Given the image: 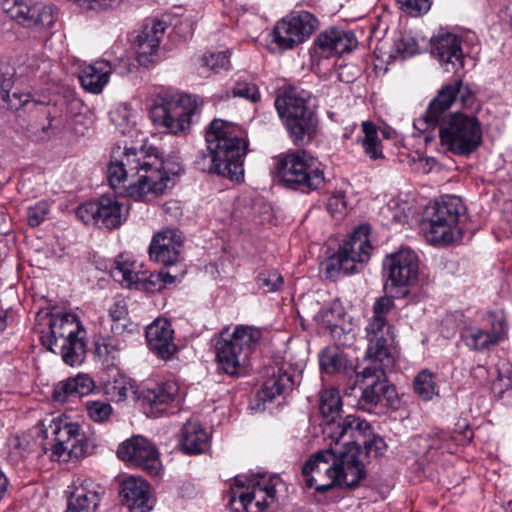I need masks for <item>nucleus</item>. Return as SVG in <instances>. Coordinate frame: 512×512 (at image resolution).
<instances>
[{
  "mask_svg": "<svg viewBox=\"0 0 512 512\" xmlns=\"http://www.w3.org/2000/svg\"><path fill=\"white\" fill-rule=\"evenodd\" d=\"M135 178L130 184V198L150 201L171 189L182 171L173 159H163L152 146L130 147V173Z\"/></svg>",
  "mask_w": 512,
  "mask_h": 512,
  "instance_id": "obj_1",
  "label": "nucleus"
},
{
  "mask_svg": "<svg viewBox=\"0 0 512 512\" xmlns=\"http://www.w3.org/2000/svg\"><path fill=\"white\" fill-rule=\"evenodd\" d=\"M209 159L207 170L232 181L240 182L244 177L243 161L247 143L240 126L215 119L206 132Z\"/></svg>",
  "mask_w": 512,
  "mask_h": 512,
  "instance_id": "obj_2",
  "label": "nucleus"
},
{
  "mask_svg": "<svg viewBox=\"0 0 512 512\" xmlns=\"http://www.w3.org/2000/svg\"><path fill=\"white\" fill-rule=\"evenodd\" d=\"M286 486L277 474L237 476L231 487L229 504L236 512H263L285 493Z\"/></svg>",
  "mask_w": 512,
  "mask_h": 512,
  "instance_id": "obj_3",
  "label": "nucleus"
},
{
  "mask_svg": "<svg viewBox=\"0 0 512 512\" xmlns=\"http://www.w3.org/2000/svg\"><path fill=\"white\" fill-rule=\"evenodd\" d=\"M439 126V137L443 147L459 154L468 155L475 151L482 142V128L478 119L473 115L456 112L447 115L444 113L439 122L425 121L424 115L414 122L418 129Z\"/></svg>",
  "mask_w": 512,
  "mask_h": 512,
  "instance_id": "obj_4",
  "label": "nucleus"
},
{
  "mask_svg": "<svg viewBox=\"0 0 512 512\" xmlns=\"http://www.w3.org/2000/svg\"><path fill=\"white\" fill-rule=\"evenodd\" d=\"M311 97L304 91L291 89L275 99V107L295 145L309 142L317 126Z\"/></svg>",
  "mask_w": 512,
  "mask_h": 512,
  "instance_id": "obj_5",
  "label": "nucleus"
},
{
  "mask_svg": "<svg viewBox=\"0 0 512 512\" xmlns=\"http://www.w3.org/2000/svg\"><path fill=\"white\" fill-rule=\"evenodd\" d=\"M43 434L48 440L43 444V449L50 450V458L55 461L67 462L73 458H83L94 448L81 426L66 416L52 418Z\"/></svg>",
  "mask_w": 512,
  "mask_h": 512,
  "instance_id": "obj_6",
  "label": "nucleus"
},
{
  "mask_svg": "<svg viewBox=\"0 0 512 512\" xmlns=\"http://www.w3.org/2000/svg\"><path fill=\"white\" fill-rule=\"evenodd\" d=\"M48 316L49 350L59 353L67 365H80L86 355V331L78 317L73 313H51Z\"/></svg>",
  "mask_w": 512,
  "mask_h": 512,
  "instance_id": "obj_7",
  "label": "nucleus"
},
{
  "mask_svg": "<svg viewBox=\"0 0 512 512\" xmlns=\"http://www.w3.org/2000/svg\"><path fill=\"white\" fill-rule=\"evenodd\" d=\"M260 338L261 331L252 326L238 325L232 332L222 331L215 345L221 369L228 375H240Z\"/></svg>",
  "mask_w": 512,
  "mask_h": 512,
  "instance_id": "obj_8",
  "label": "nucleus"
},
{
  "mask_svg": "<svg viewBox=\"0 0 512 512\" xmlns=\"http://www.w3.org/2000/svg\"><path fill=\"white\" fill-rule=\"evenodd\" d=\"M277 172L289 187L310 192L325 182L324 166L306 150H296L279 156Z\"/></svg>",
  "mask_w": 512,
  "mask_h": 512,
  "instance_id": "obj_9",
  "label": "nucleus"
},
{
  "mask_svg": "<svg viewBox=\"0 0 512 512\" xmlns=\"http://www.w3.org/2000/svg\"><path fill=\"white\" fill-rule=\"evenodd\" d=\"M394 308L392 298H378L372 306V315L365 327L367 340L366 358L371 362L388 365L392 362L391 348L394 342L392 325L387 316Z\"/></svg>",
  "mask_w": 512,
  "mask_h": 512,
  "instance_id": "obj_10",
  "label": "nucleus"
},
{
  "mask_svg": "<svg viewBox=\"0 0 512 512\" xmlns=\"http://www.w3.org/2000/svg\"><path fill=\"white\" fill-rule=\"evenodd\" d=\"M465 212L461 199L447 195L436 202L433 213L423 223L424 237L432 245L445 246L460 238L458 221Z\"/></svg>",
  "mask_w": 512,
  "mask_h": 512,
  "instance_id": "obj_11",
  "label": "nucleus"
},
{
  "mask_svg": "<svg viewBox=\"0 0 512 512\" xmlns=\"http://www.w3.org/2000/svg\"><path fill=\"white\" fill-rule=\"evenodd\" d=\"M370 230V226L366 224L357 227L339 251L323 263L326 277L334 279L341 273H355L359 266L369 260L372 250Z\"/></svg>",
  "mask_w": 512,
  "mask_h": 512,
  "instance_id": "obj_12",
  "label": "nucleus"
},
{
  "mask_svg": "<svg viewBox=\"0 0 512 512\" xmlns=\"http://www.w3.org/2000/svg\"><path fill=\"white\" fill-rule=\"evenodd\" d=\"M196 110L197 102L191 95L166 91L160 104L154 106L152 118L172 134L184 136L191 130Z\"/></svg>",
  "mask_w": 512,
  "mask_h": 512,
  "instance_id": "obj_13",
  "label": "nucleus"
},
{
  "mask_svg": "<svg viewBox=\"0 0 512 512\" xmlns=\"http://www.w3.org/2000/svg\"><path fill=\"white\" fill-rule=\"evenodd\" d=\"M506 317L502 310L488 311L480 325L469 324L461 330L465 345L477 352L490 351L507 337Z\"/></svg>",
  "mask_w": 512,
  "mask_h": 512,
  "instance_id": "obj_14",
  "label": "nucleus"
},
{
  "mask_svg": "<svg viewBox=\"0 0 512 512\" xmlns=\"http://www.w3.org/2000/svg\"><path fill=\"white\" fill-rule=\"evenodd\" d=\"M318 19L308 11H295L279 20L273 30V42L281 50L293 49L318 29Z\"/></svg>",
  "mask_w": 512,
  "mask_h": 512,
  "instance_id": "obj_15",
  "label": "nucleus"
},
{
  "mask_svg": "<svg viewBox=\"0 0 512 512\" xmlns=\"http://www.w3.org/2000/svg\"><path fill=\"white\" fill-rule=\"evenodd\" d=\"M323 433L328 437L333 446H340V449L347 450L356 448L357 453L366 443L367 438L372 436L371 425L354 415H348L339 422H332L323 428Z\"/></svg>",
  "mask_w": 512,
  "mask_h": 512,
  "instance_id": "obj_16",
  "label": "nucleus"
},
{
  "mask_svg": "<svg viewBox=\"0 0 512 512\" xmlns=\"http://www.w3.org/2000/svg\"><path fill=\"white\" fill-rule=\"evenodd\" d=\"M133 400L150 417H158L169 406L181 401L180 388L177 382L169 380L154 387H138L132 391Z\"/></svg>",
  "mask_w": 512,
  "mask_h": 512,
  "instance_id": "obj_17",
  "label": "nucleus"
},
{
  "mask_svg": "<svg viewBox=\"0 0 512 512\" xmlns=\"http://www.w3.org/2000/svg\"><path fill=\"white\" fill-rule=\"evenodd\" d=\"M336 445H338L336 443ZM334 462L332 480L317 486L318 491H326L334 485L340 487H353L357 485L365 476L363 462L360 460V454L357 449L343 450L340 446H333Z\"/></svg>",
  "mask_w": 512,
  "mask_h": 512,
  "instance_id": "obj_18",
  "label": "nucleus"
},
{
  "mask_svg": "<svg viewBox=\"0 0 512 512\" xmlns=\"http://www.w3.org/2000/svg\"><path fill=\"white\" fill-rule=\"evenodd\" d=\"M122 204L114 197L103 195L97 201L80 205L76 216L86 225L113 230L122 224Z\"/></svg>",
  "mask_w": 512,
  "mask_h": 512,
  "instance_id": "obj_19",
  "label": "nucleus"
},
{
  "mask_svg": "<svg viewBox=\"0 0 512 512\" xmlns=\"http://www.w3.org/2000/svg\"><path fill=\"white\" fill-rule=\"evenodd\" d=\"M387 284L393 287H404L415 283L419 273L418 255L409 248L401 249L383 262Z\"/></svg>",
  "mask_w": 512,
  "mask_h": 512,
  "instance_id": "obj_20",
  "label": "nucleus"
},
{
  "mask_svg": "<svg viewBox=\"0 0 512 512\" xmlns=\"http://www.w3.org/2000/svg\"><path fill=\"white\" fill-rule=\"evenodd\" d=\"M2 10L26 27L50 28L55 22L54 9L41 3L29 5L24 0H2Z\"/></svg>",
  "mask_w": 512,
  "mask_h": 512,
  "instance_id": "obj_21",
  "label": "nucleus"
},
{
  "mask_svg": "<svg viewBox=\"0 0 512 512\" xmlns=\"http://www.w3.org/2000/svg\"><path fill=\"white\" fill-rule=\"evenodd\" d=\"M430 52L446 72H456L464 65L461 38L445 29L431 38Z\"/></svg>",
  "mask_w": 512,
  "mask_h": 512,
  "instance_id": "obj_22",
  "label": "nucleus"
},
{
  "mask_svg": "<svg viewBox=\"0 0 512 512\" xmlns=\"http://www.w3.org/2000/svg\"><path fill=\"white\" fill-rule=\"evenodd\" d=\"M167 28L166 22L159 19L147 20L134 41L135 58L144 67L154 64L158 49Z\"/></svg>",
  "mask_w": 512,
  "mask_h": 512,
  "instance_id": "obj_23",
  "label": "nucleus"
},
{
  "mask_svg": "<svg viewBox=\"0 0 512 512\" xmlns=\"http://www.w3.org/2000/svg\"><path fill=\"white\" fill-rule=\"evenodd\" d=\"M381 363L370 362L356 373L355 383L362 384L363 390L357 405L361 410L371 411L387 389L384 370Z\"/></svg>",
  "mask_w": 512,
  "mask_h": 512,
  "instance_id": "obj_24",
  "label": "nucleus"
},
{
  "mask_svg": "<svg viewBox=\"0 0 512 512\" xmlns=\"http://www.w3.org/2000/svg\"><path fill=\"white\" fill-rule=\"evenodd\" d=\"M457 97H459L463 106H470L473 102L472 91L461 81L445 85L428 106L424 114L425 121L430 123L439 122L442 115L447 113Z\"/></svg>",
  "mask_w": 512,
  "mask_h": 512,
  "instance_id": "obj_25",
  "label": "nucleus"
},
{
  "mask_svg": "<svg viewBox=\"0 0 512 512\" xmlns=\"http://www.w3.org/2000/svg\"><path fill=\"white\" fill-rule=\"evenodd\" d=\"M72 487L66 512H95L104 494V488L92 479L82 477H77Z\"/></svg>",
  "mask_w": 512,
  "mask_h": 512,
  "instance_id": "obj_26",
  "label": "nucleus"
},
{
  "mask_svg": "<svg viewBox=\"0 0 512 512\" xmlns=\"http://www.w3.org/2000/svg\"><path fill=\"white\" fill-rule=\"evenodd\" d=\"M183 237L177 229H164L157 233L150 244V256L165 266L174 265L179 260Z\"/></svg>",
  "mask_w": 512,
  "mask_h": 512,
  "instance_id": "obj_27",
  "label": "nucleus"
},
{
  "mask_svg": "<svg viewBox=\"0 0 512 512\" xmlns=\"http://www.w3.org/2000/svg\"><path fill=\"white\" fill-rule=\"evenodd\" d=\"M146 339L150 350L162 360H170L177 352L174 330L167 319L157 318L148 325Z\"/></svg>",
  "mask_w": 512,
  "mask_h": 512,
  "instance_id": "obj_28",
  "label": "nucleus"
},
{
  "mask_svg": "<svg viewBox=\"0 0 512 512\" xmlns=\"http://www.w3.org/2000/svg\"><path fill=\"white\" fill-rule=\"evenodd\" d=\"M357 44L358 41L352 31L337 28L326 29L315 39L316 53L323 57L350 52Z\"/></svg>",
  "mask_w": 512,
  "mask_h": 512,
  "instance_id": "obj_29",
  "label": "nucleus"
},
{
  "mask_svg": "<svg viewBox=\"0 0 512 512\" xmlns=\"http://www.w3.org/2000/svg\"><path fill=\"white\" fill-rule=\"evenodd\" d=\"M130 464H133L150 475H157L162 466L159 452L147 438L137 435L130 438Z\"/></svg>",
  "mask_w": 512,
  "mask_h": 512,
  "instance_id": "obj_30",
  "label": "nucleus"
},
{
  "mask_svg": "<svg viewBox=\"0 0 512 512\" xmlns=\"http://www.w3.org/2000/svg\"><path fill=\"white\" fill-rule=\"evenodd\" d=\"M332 443L329 448L314 453L303 467V474L306 477V485L308 487L321 486L318 482L327 479L332 480L334 451Z\"/></svg>",
  "mask_w": 512,
  "mask_h": 512,
  "instance_id": "obj_31",
  "label": "nucleus"
},
{
  "mask_svg": "<svg viewBox=\"0 0 512 512\" xmlns=\"http://www.w3.org/2000/svg\"><path fill=\"white\" fill-rule=\"evenodd\" d=\"M128 157V145L124 141L123 145L113 147L108 165L107 178L110 187L117 196L128 197L127 171L124 159Z\"/></svg>",
  "mask_w": 512,
  "mask_h": 512,
  "instance_id": "obj_32",
  "label": "nucleus"
},
{
  "mask_svg": "<svg viewBox=\"0 0 512 512\" xmlns=\"http://www.w3.org/2000/svg\"><path fill=\"white\" fill-rule=\"evenodd\" d=\"M179 444L185 454H202L209 447V436L199 421L189 420L181 428Z\"/></svg>",
  "mask_w": 512,
  "mask_h": 512,
  "instance_id": "obj_33",
  "label": "nucleus"
},
{
  "mask_svg": "<svg viewBox=\"0 0 512 512\" xmlns=\"http://www.w3.org/2000/svg\"><path fill=\"white\" fill-rule=\"evenodd\" d=\"M179 275L161 270L158 273L136 272L130 270V290L135 289L153 293L160 291L167 285L177 284Z\"/></svg>",
  "mask_w": 512,
  "mask_h": 512,
  "instance_id": "obj_34",
  "label": "nucleus"
},
{
  "mask_svg": "<svg viewBox=\"0 0 512 512\" xmlns=\"http://www.w3.org/2000/svg\"><path fill=\"white\" fill-rule=\"evenodd\" d=\"M294 380L283 367H272L267 370V379L258 397L263 402L272 401L292 390Z\"/></svg>",
  "mask_w": 512,
  "mask_h": 512,
  "instance_id": "obj_35",
  "label": "nucleus"
},
{
  "mask_svg": "<svg viewBox=\"0 0 512 512\" xmlns=\"http://www.w3.org/2000/svg\"><path fill=\"white\" fill-rule=\"evenodd\" d=\"M95 388L93 379L88 374L79 373L75 377L58 382L53 390V398L64 403L69 397H82L90 394Z\"/></svg>",
  "mask_w": 512,
  "mask_h": 512,
  "instance_id": "obj_36",
  "label": "nucleus"
},
{
  "mask_svg": "<svg viewBox=\"0 0 512 512\" xmlns=\"http://www.w3.org/2000/svg\"><path fill=\"white\" fill-rule=\"evenodd\" d=\"M156 504V497L150 484L130 475V512H150Z\"/></svg>",
  "mask_w": 512,
  "mask_h": 512,
  "instance_id": "obj_37",
  "label": "nucleus"
},
{
  "mask_svg": "<svg viewBox=\"0 0 512 512\" xmlns=\"http://www.w3.org/2000/svg\"><path fill=\"white\" fill-rule=\"evenodd\" d=\"M110 72L111 68L108 62L96 61L82 69L79 80L86 91L98 94L107 85Z\"/></svg>",
  "mask_w": 512,
  "mask_h": 512,
  "instance_id": "obj_38",
  "label": "nucleus"
},
{
  "mask_svg": "<svg viewBox=\"0 0 512 512\" xmlns=\"http://www.w3.org/2000/svg\"><path fill=\"white\" fill-rule=\"evenodd\" d=\"M13 78L8 73L0 71V101L2 106L11 110H18L31 100L30 93L14 91L10 96Z\"/></svg>",
  "mask_w": 512,
  "mask_h": 512,
  "instance_id": "obj_39",
  "label": "nucleus"
},
{
  "mask_svg": "<svg viewBox=\"0 0 512 512\" xmlns=\"http://www.w3.org/2000/svg\"><path fill=\"white\" fill-rule=\"evenodd\" d=\"M363 138L361 145L365 155L371 160L384 159L382 142L378 136V127L371 121L362 122Z\"/></svg>",
  "mask_w": 512,
  "mask_h": 512,
  "instance_id": "obj_40",
  "label": "nucleus"
},
{
  "mask_svg": "<svg viewBox=\"0 0 512 512\" xmlns=\"http://www.w3.org/2000/svg\"><path fill=\"white\" fill-rule=\"evenodd\" d=\"M411 213L412 206L410 203L400 197L391 198L381 209V214L387 225L407 223Z\"/></svg>",
  "mask_w": 512,
  "mask_h": 512,
  "instance_id": "obj_41",
  "label": "nucleus"
},
{
  "mask_svg": "<svg viewBox=\"0 0 512 512\" xmlns=\"http://www.w3.org/2000/svg\"><path fill=\"white\" fill-rule=\"evenodd\" d=\"M342 402L338 390L329 388L322 391L319 410L323 417V428L332 422H338Z\"/></svg>",
  "mask_w": 512,
  "mask_h": 512,
  "instance_id": "obj_42",
  "label": "nucleus"
},
{
  "mask_svg": "<svg viewBox=\"0 0 512 512\" xmlns=\"http://www.w3.org/2000/svg\"><path fill=\"white\" fill-rule=\"evenodd\" d=\"M217 97L219 100H229L237 97L251 103H256L260 100L261 95L254 83L246 79H238L230 88L218 94Z\"/></svg>",
  "mask_w": 512,
  "mask_h": 512,
  "instance_id": "obj_43",
  "label": "nucleus"
},
{
  "mask_svg": "<svg viewBox=\"0 0 512 512\" xmlns=\"http://www.w3.org/2000/svg\"><path fill=\"white\" fill-rule=\"evenodd\" d=\"M111 331L114 335L123 336L128 327V302L126 297L119 296L109 308Z\"/></svg>",
  "mask_w": 512,
  "mask_h": 512,
  "instance_id": "obj_44",
  "label": "nucleus"
},
{
  "mask_svg": "<svg viewBox=\"0 0 512 512\" xmlns=\"http://www.w3.org/2000/svg\"><path fill=\"white\" fill-rule=\"evenodd\" d=\"M414 392L424 401L438 394L435 375L428 369L421 370L413 381Z\"/></svg>",
  "mask_w": 512,
  "mask_h": 512,
  "instance_id": "obj_45",
  "label": "nucleus"
},
{
  "mask_svg": "<svg viewBox=\"0 0 512 512\" xmlns=\"http://www.w3.org/2000/svg\"><path fill=\"white\" fill-rule=\"evenodd\" d=\"M319 361L321 369L329 374L345 371L348 365L345 355L336 348L324 350Z\"/></svg>",
  "mask_w": 512,
  "mask_h": 512,
  "instance_id": "obj_46",
  "label": "nucleus"
},
{
  "mask_svg": "<svg viewBox=\"0 0 512 512\" xmlns=\"http://www.w3.org/2000/svg\"><path fill=\"white\" fill-rule=\"evenodd\" d=\"M201 67H205L214 73L227 71L231 67L228 51H208L201 57Z\"/></svg>",
  "mask_w": 512,
  "mask_h": 512,
  "instance_id": "obj_47",
  "label": "nucleus"
},
{
  "mask_svg": "<svg viewBox=\"0 0 512 512\" xmlns=\"http://www.w3.org/2000/svg\"><path fill=\"white\" fill-rule=\"evenodd\" d=\"M85 409L88 417L95 423L106 422L112 414L111 405L102 400H88Z\"/></svg>",
  "mask_w": 512,
  "mask_h": 512,
  "instance_id": "obj_48",
  "label": "nucleus"
},
{
  "mask_svg": "<svg viewBox=\"0 0 512 512\" xmlns=\"http://www.w3.org/2000/svg\"><path fill=\"white\" fill-rule=\"evenodd\" d=\"M257 285L265 293L275 292L282 287L283 278L275 270L264 271L258 275Z\"/></svg>",
  "mask_w": 512,
  "mask_h": 512,
  "instance_id": "obj_49",
  "label": "nucleus"
},
{
  "mask_svg": "<svg viewBox=\"0 0 512 512\" xmlns=\"http://www.w3.org/2000/svg\"><path fill=\"white\" fill-rule=\"evenodd\" d=\"M344 312L339 302H333L330 307L323 308L318 313V319L328 328L337 327Z\"/></svg>",
  "mask_w": 512,
  "mask_h": 512,
  "instance_id": "obj_50",
  "label": "nucleus"
},
{
  "mask_svg": "<svg viewBox=\"0 0 512 512\" xmlns=\"http://www.w3.org/2000/svg\"><path fill=\"white\" fill-rule=\"evenodd\" d=\"M397 4L403 12L419 16L429 11L431 0H397Z\"/></svg>",
  "mask_w": 512,
  "mask_h": 512,
  "instance_id": "obj_51",
  "label": "nucleus"
},
{
  "mask_svg": "<svg viewBox=\"0 0 512 512\" xmlns=\"http://www.w3.org/2000/svg\"><path fill=\"white\" fill-rule=\"evenodd\" d=\"M327 210L335 218H342L347 213V202L342 191H335L328 198Z\"/></svg>",
  "mask_w": 512,
  "mask_h": 512,
  "instance_id": "obj_52",
  "label": "nucleus"
},
{
  "mask_svg": "<svg viewBox=\"0 0 512 512\" xmlns=\"http://www.w3.org/2000/svg\"><path fill=\"white\" fill-rule=\"evenodd\" d=\"M50 211V205L47 201H39L28 208L27 217L30 226L40 225L47 217Z\"/></svg>",
  "mask_w": 512,
  "mask_h": 512,
  "instance_id": "obj_53",
  "label": "nucleus"
},
{
  "mask_svg": "<svg viewBox=\"0 0 512 512\" xmlns=\"http://www.w3.org/2000/svg\"><path fill=\"white\" fill-rule=\"evenodd\" d=\"M395 48L404 58L413 56L419 52V46L416 40L411 36L401 37L395 42Z\"/></svg>",
  "mask_w": 512,
  "mask_h": 512,
  "instance_id": "obj_54",
  "label": "nucleus"
},
{
  "mask_svg": "<svg viewBox=\"0 0 512 512\" xmlns=\"http://www.w3.org/2000/svg\"><path fill=\"white\" fill-rule=\"evenodd\" d=\"M111 276L120 284L128 280V263L123 254L115 259V266L111 270Z\"/></svg>",
  "mask_w": 512,
  "mask_h": 512,
  "instance_id": "obj_55",
  "label": "nucleus"
},
{
  "mask_svg": "<svg viewBox=\"0 0 512 512\" xmlns=\"http://www.w3.org/2000/svg\"><path fill=\"white\" fill-rule=\"evenodd\" d=\"M367 455H373L375 457L382 455L385 451L386 444L382 438L376 436L372 432V436L367 438L366 443L362 447Z\"/></svg>",
  "mask_w": 512,
  "mask_h": 512,
  "instance_id": "obj_56",
  "label": "nucleus"
},
{
  "mask_svg": "<svg viewBox=\"0 0 512 512\" xmlns=\"http://www.w3.org/2000/svg\"><path fill=\"white\" fill-rule=\"evenodd\" d=\"M174 30L177 34H179L183 38H188L192 36L194 32V21L186 17L183 20H181L179 23H176L174 25Z\"/></svg>",
  "mask_w": 512,
  "mask_h": 512,
  "instance_id": "obj_57",
  "label": "nucleus"
},
{
  "mask_svg": "<svg viewBox=\"0 0 512 512\" xmlns=\"http://www.w3.org/2000/svg\"><path fill=\"white\" fill-rule=\"evenodd\" d=\"M109 393L117 402L125 401L127 398V388L121 383L115 382V384L110 388Z\"/></svg>",
  "mask_w": 512,
  "mask_h": 512,
  "instance_id": "obj_58",
  "label": "nucleus"
},
{
  "mask_svg": "<svg viewBox=\"0 0 512 512\" xmlns=\"http://www.w3.org/2000/svg\"><path fill=\"white\" fill-rule=\"evenodd\" d=\"M116 483L119 489V495L123 498V501H128V479L124 475H120L116 479Z\"/></svg>",
  "mask_w": 512,
  "mask_h": 512,
  "instance_id": "obj_59",
  "label": "nucleus"
},
{
  "mask_svg": "<svg viewBox=\"0 0 512 512\" xmlns=\"http://www.w3.org/2000/svg\"><path fill=\"white\" fill-rule=\"evenodd\" d=\"M121 112L119 109H115L113 111L110 112V119L113 123H115V125L120 128L121 130H125V124H126V121H127V117H126V114H124L122 116V121H119V118H120V115Z\"/></svg>",
  "mask_w": 512,
  "mask_h": 512,
  "instance_id": "obj_60",
  "label": "nucleus"
},
{
  "mask_svg": "<svg viewBox=\"0 0 512 512\" xmlns=\"http://www.w3.org/2000/svg\"><path fill=\"white\" fill-rule=\"evenodd\" d=\"M117 456L124 462L128 461V439L122 441L117 449Z\"/></svg>",
  "mask_w": 512,
  "mask_h": 512,
  "instance_id": "obj_61",
  "label": "nucleus"
},
{
  "mask_svg": "<svg viewBox=\"0 0 512 512\" xmlns=\"http://www.w3.org/2000/svg\"><path fill=\"white\" fill-rule=\"evenodd\" d=\"M8 486L6 476L0 471V499L4 496Z\"/></svg>",
  "mask_w": 512,
  "mask_h": 512,
  "instance_id": "obj_62",
  "label": "nucleus"
},
{
  "mask_svg": "<svg viewBox=\"0 0 512 512\" xmlns=\"http://www.w3.org/2000/svg\"><path fill=\"white\" fill-rule=\"evenodd\" d=\"M6 327V314L0 310V332Z\"/></svg>",
  "mask_w": 512,
  "mask_h": 512,
  "instance_id": "obj_63",
  "label": "nucleus"
},
{
  "mask_svg": "<svg viewBox=\"0 0 512 512\" xmlns=\"http://www.w3.org/2000/svg\"><path fill=\"white\" fill-rule=\"evenodd\" d=\"M505 512H512V499L505 505Z\"/></svg>",
  "mask_w": 512,
  "mask_h": 512,
  "instance_id": "obj_64",
  "label": "nucleus"
}]
</instances>
